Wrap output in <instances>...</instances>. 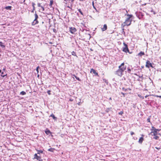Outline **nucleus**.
I'll return each instance as SVG.
<instances>
[{"instance_id":"f257e3e1","label":"nucleus","mask_w":161,"mask_h":161,"mask_svg":"<svg viewBox=\"0 0 161 161\" xmlns=\"http://www.w3.org/2000/svg\"><path fill=\"white\" fill-rule=\"evenodd\" d=\"M151 130V131L150 133V134L152 136H154L153 138L156 140L158 139L159 138L158 135H159L160 136H161V134L159 133L160 130L156 129L153 126H152Z\"/></svg>"},{"instance_id":"f03ea898","label":"nucleus","mask_w":161,"mask_h":161,"mask_svg":"<svg viewBox=\"0 0 161 161\" xmlns=\"http://www.w3.org/2000/svg\"><path fill=\"white\" fill-rule=\"evenodd\" d=\"M127 17L125 21L121 25V26L124 28L125 26H129L130 25L131 23L132 19H130L132 17V15L127 14L126 15Z\"/></svg>"},{"instance_id":"7ed1b4c3","label":"nucleus","mask_w":161,"mask_h":161,"mask_svg":"<svg viewBox=\"0 0 161 161\" xmlns=\"http://www.w3.org/2000/svg\"><path fill=\"white\" fill-rule=\"evenodd\" d=\"M38 18V16L36 14H35V19L34 20V21L32 23V25H34L38 23V21L37 20V19Z\"/></svg>"},{"instance_id":"20e7f679","label":"nucleus","mask_w":161,"mask_h":161,"mask_svg":"<svg viewBox=\"0 0 161 161\" xmlns=\"http://www.w3.org/2000/svg\"><path fill=\"white\" fill-rule=\"evenodd\" d=\"M123 45L124 46V47L123 48V51L125 53L128 52L129 49L128 48L127 45L125 42L123 43Z\"/></svg>"},{"instance_id":"39448f33","label":"nucleus","mask_w":161,"mask_h":161,"mask_svg":"<svg viewBox=\"0 0 161 161\" xmlns=\"http://www.w3.org/2000/svg\"><path fill=\"white\" fill-rule=\"evenodd\" d=\"M126 66L124 65V63H122L120 66H119V69H121L123 71L126 69Z\"/></svg>"},{"instance_id":"423d86ee","label":"nucleus","mask_w":161,"mask_h":161,"mask_svg":"<svg viewBox=\"0 0 161 161\" xmlns=\"http://www.w3.org/2000/svg\"><path fill=\"white\" fill-rule=\"evenodd\" d=\"M123 72V71H122L121 69H119L117 71L116 73L119 76H121Z\"/></svg>"},{"instance_id":"0eeeda50","label":"nucleus","mask_w":161,"mask_h":161,"mask_svg":"<svg viewBox=\"0 0 161 161\" xmlns=\"http://www.w3.org/2000/svg\"><path fill=\"white\" fill-rule=\"evenodd\" d=\"M146 67L148 68H149L150 67H151L152 68L153 67L152 64L149 61H147Z\"/></svg>"},{"instance_id":"6e6552de","label":"nucleus","mask_w":161,"mask_h":161,"mask_svg":"<svg viewBox=\"0 0 161 161\" xmlns=\"http://www.w3.org/2000/svg\"><path fill=\"white\" fill-rule=\"evenodd\" d=\"M69 31L72 34H74L76 31V30L75 27H71L69 28Z\"/></svg>"},{"instance_id":"1a4fd4ad","label":"nucleus","mask_w":161,"mask_h":161,"mask_svg":"<svg viewBox=\"0 0 161 161\" xmlns=\"http://www.w3.org/2000/svg\"><path fill=\"white\" fill-rule=\"evenodd\" d=\"M34 158L35 159H36L37 160L39 161H42L41 158L40 157L38 156L37 154H35L34 155Z\"/></svg>"},{"instance_id":"9d476101","label":"nucleus","mask_w":161,"mask_h":161,"mask_svg":"<svg viewBox=\"0 0 161 161\" xmlns=\"http://www.w3.org/2000/svg\"><path fill=\"white\" fill-rule=\"evenodd\" d=\"M142 137H140L138 141V142L140 144L142 143L144 140V139H143L144 135H142Z\"/></svg>"},{"instance_id":"9b49d317","label":"nucleus","mask_w":161,"mask_h":161,"mask_svg":"<svg viewBox=\"0 0 161 161\" xmlns=\"http://www.w3.org/2000/svg\"><path fill=\"white\" fill-rule=\"evenodd\" d=\"M90 72H91V73L92 72L95 75H97V76H98V73L97 72H96V71L94 69H91Z\"/></svg>"},{"instance_id":"f8f14e48","label":"nucleus","mask_w":161,"mask_h":161,"mask_svg":"<svg viewBox=\"0 0 161 161\" xmlns=\"http://www.w3.org/2000/svg\"><path fill=\"white\" fill-rule=\"evenodd\" d=\"M71 2H70V4H68L67 7L70 8H71L72 7V4H73V2L74 0H71Z\"/></svg>"},{"instance_id":"ddd939ff","label":"nucleus","mask_w":161,"mask_h":161,"mask_svg":"<svg viewBox=\"0 0 161 161\" xmlns=\"http://www.w3.org/2000/svg\"><path fill=\"white\" fill-rule=\"evenodd\" d=\"M107 29V26L105 24L103 25V26L102 28L101 29L103 31H106Z\"/></svg>"},{"instance_id":"4468645a","label":"nucleus","mask_w":161,"mask_h":161,"mask_svg":"<svg viewBox=\"0 0 161 161\" xmlns=\"http://www.w3.org/2000/svg\"><path fill=\"white\" fill-rule=\"evenodd\" d=\"M37 6L39 7H40L41 8H42V11H44V7L42 6H41V3H38L37 4Z\"/></svg>"},{"instance_id":"2eb2a0df","label":"nucleus","mask_w":161,"mask_h":161,"mask_svg":"<svg viewBox=\"0 0 161 161\" xmlns=\"http://www.w3.org/2000/svg\"><path fill=\"white\" fill-rule=\"evenodd\" d=\"M32 6L33 7V10H32V11H31V12H33L34 10H35V4L34 3H32Z\"/></svg>"},{"instance_id":"dca6fc26","label":"nucleus","mask_w":161,"mask_h":161,"mask_svg":"<svg viewBox=\"0 0 161 161\" xmlns=\"http://www.w3.org/2000/svg\"><path fill=\"white\" fill-rule=\"evenodd\" d=\"M144 53L142 52H141L139 53L138 54V55L140 56H142V55H144Z\"/></svg>"},{"instance_id":"f3484780","label":"nucleus","mask_w":161,"mask_h":161,"mask_svg":"<svg viewBox=\"0 0 161 161\" xmlns=\"http://www.w3.org/2000/svg\"><path fill=\"white\" fill-rule=\"evenodd\" d=\"M0 46L2 48H5V46L4 45H3V43L1 42H0Z\"/></svg>"},{"instance_id":"a211bd4d","label":"nucleus","mask_w":161,"mask_h":161,"mask_svg":"<svg viewBox=\"0 0 161 161\" xmlns=\"http://www.w3.org/2000/svg\"><path fill=\"white\" fill-rule=\"evenodd\" d=\"M45 132L47 135H48L51 133V132L49 130H46L45 131Z\"/></svg>"},{"instance_id":"6ab92c4d","label":"nucleus","mask_w":161,"mask_h":161,"mask_svg":"<svg viewBox=\"0 0 161 161\" xmlns=\"http://www.w3.org/2000/svg\"><path fill=\"white\" fill-rule=\"evenodd\" d=\"M11 6H8L6 7L5 8L7 10H11Z\"/></svg>"},{"instance_id":"aec40b11","label":"nucleus","mask_w":161,"mask_h":161,"mask_svg":"<svg viewBox=\"0 0 161 161\" xmlns=\"http://www.w3.org/2000/svg\"><path fill=\"white\" fill-rule=\"evenodd\" d=\"M50 116L52 117L54 119H55V120H56V119H57V118L54 115H53V114H52L51 115H50Z\"/></svg>"},{"instance_id":"412c9836","label":"nucleus","mask_w":161,"mask_h":161,"mask_svg":"<svg viewBox=\"0 0 161 161\" xmlns=\"http://www.w3.org/2000/svg\"><path fill=\"white\" fill-rule=\"evenodd\" d=\"M54 149L53 148H50L48 149V151L50 152H53L54 150Z\"/></svg>"},{"instance_id":"4be33fe9","label":"nucleus","mask_w":161,"mask_h":161,"mask_svg":"<svg viewBox=\"0 0 161 161\" xmlns=\"http://www.w3.org/2000/svg\"><path fill=\"white\" fill-rule=\"evenodd\" d=\"M26 92L24 91H22L20 92V94L21 95H25L26 94Z\"/></svg>"},{"instance_id":"5701e85b","label":"nucleus","mask_w":161,"mask_h":161,"mask_svg":"<svg viewBox=\"0 0 161 161\" xmlns=\"http://www.w3.org/2000/svg\"><path fill=\"white\" fill-rule=\"evenodd\" d=\"M3 74H4V73H3V72H2L1 76L3 77H4L5 76H6V75H7V74L4 75H3Z\"/></svg>"},{"instance_id":"b1692460","label":"nucleus","mask_w":161,"mask_h":161,"mask_svg":"<svg viewBox=\"0 0 161 161\" xmlns=\"http://www.w3.org/2000/svg\"><path fill=\"white\" fill-rule=\"evenodd\" d=\"M37 151V154H40V153H43V151L42 150H38Z\"/></svg>"},{"instance_id":"393cba45","label":"nucleus","mask_w":161,"mask_h":161,"mask_svg":"<svg viewBox=\"0 0 161 161\" xmlns=\"http://www.w3.org/2000/svg\"><path fill=\"white\" fill-rule=\"evenodd\" d=\"M73 76L75 78L79 81H80V80L79 77H77L75 75H74Z\"/></svg>"},{"instance_id":"a878e982","label":"nucleus","mask_w":161,"mask_h":161,"mask_svg":"<svg viewBox=\"0 0 161 161\" xmlns=\"http://www.w3.org/2000/svg\"><path fill=\"white\" fill-rule=\"evenodd\" d=\"M72 54L73 55V56H76V53H75V52H74V51H73L72 52Z\"/></svg>"},{"instance_id":"bb28decb","label":"nucleus","mask_w":161,"mask_h":161,"mask_svg":"<svg viewBox=\"0 0 161 161\" xmlns=\"http://www.w3.org/2000/svg\"><path fill=\"white\" fill-rule=\"evenodd\" d=\"M78 11H79V12L82 14L83 15V13H82L81 9H78Z\"/></svg>"},{"instance_id":"cd10ccee","label":"nucleus","mask_w":161,"mask_h":161,"mask_svg":"<svg viewBox=\"0 0 161 161\" xmlns=\"http://www.w3.org/2000/svg\"><path fill=\"white\" fill-rule=\"evenodd\" d=\"M150 117H148L147 119V121L148 122H150Z\"/></svg>"},{"instance_id":"c85d7f7f","label":"nucleus","mask_w":161,"mask_h":161,"mask_svg":"<svg viewBox=\"0 0 161 161\" xmlns=\"http://www.w3.org/2000/svg\"><path fill=\"white\" fill-rule=\"evenodd\" d=\"M123 114V111H121L119 113V114L121 115H122Z\"/></svg>"},{"instance_id":"c756f323","label":"nucleus","mask_w":161,"mask_h":161,"mask_svg":"<svg viewBox=\"0 0 161 161\" xmlns=\"http://www.w3.org/2000/svg\"><path fill=\"white\" fill-rule=\"evenodd\" d=\"M39 67L38 66L37 67L36 69V70L37 72V73H38L39 72L38 69H39Z\"/></svg>"},{"instance_id":"7c9ffc66","label":"nucleus","mask_w":161,"mask_h":161,"mask_svg":"<svg viewBox=\"0 0 161 161\" xmlns=\"http://www.w3.org/2000/svg\"><path fill=\"white\" fill-rule=\"evenodd\" d=\"M127 70H128V72H129V73H130V72L131 71V69H130L128 68Z\"/></svg>"},{"instance_id":"2f4dec72","label":"nucleus","mask_w":161,"mask_h":161,"mask_svg":"<svg viewBox=\"0 0 161 161\" xmlns=\"http://www.w3.org/2000/svg\"><path fill=\"white\" fill-rule=\"evenodd\" d=\"M47 93L49 94V95H50V90H48L47 91Z\"/></svg>"},{"instance_id":"473e14b6","label":"nucleus","mask_w":161,"mask_h":161,"mask_svg":"<svg viewBox=\"0 0 161 161\" xmlns=\"http://www.w3.org/2000/svg\"><path fill=\"white\" fill-rule=\"evenodd\" d=\"M138 96L139 97H141V98H142V99H143V98H144V97H142V96H141V95H138Z\"/></svg>"},{"instance_id":"72a5a7b5","label":"nucleus","mask_w":161,"mask_h":161,"mask_svg":"<svg viewBox=\"0 0 161 161\" xmlns=\"http://www.w3.org/2000/svg\"><path fill=\"white\" fill-rule=\"evenodd\" d=\"M134 134V132H133L132 131L130 132V134L131 135H132Z\"/></svg>"},{"instance_id":"f704fd0d","label":"nucleus","mask_w":161,"mask_h":161,"mask_svg":"<svg viewBox=\"0 0 161 161\" xmlns=\"http://www.w3.org/2000/svg\"><path fill=\"white\" fill-rule=\"evenodd\" d=\"M53 4V2L52 1H50V5H52Z\"/></svg>"},{"instance_id":"c9c22d12","label":"nucleus","mask_w":161,"mask_h":161,"mask_svg":"<svg viewBox=\"0 0 161 161\" xmlns=\"http://www.w3.org/2000/svg\"><path fill=\"white\" fill-rule=\"evenodd\" d=\"M155 148L157 149L158 150H160V147L158 148L157 147H155Z\"/></svg>"},{"instance_id":"e433bc0d","label":"nucleus","mask_w":161,"mask_h":161,"mask_svg":"<svg viewBox=\"0 0 161 161\" xmlns=\"http://www.w3.org/2000/svg\"><path fill=\"white\" fill-rule=\"evenodd\" d=\"M156 96L157 97H159L161 98V96Z\"/></svg>"},{"instance_id":"4c0bfd02","label":"nucleus","mask_w":161,"mask_h":161,"mask_svg":"<svg viewBox=\"0 0 161 161\" xmlns=\"http://www.w3.org/2000/svg\"><path fill=\"white\" fill-rule=\"evenodd\" d=\"M92 5L93 6H94V2H92Z\"/></svg>"},{"instance_id":"58836bf2","label":"nucleus","mask_w":161,"mask_h":161,"mask_svg":"<svg viewBox=\"0 0 161 161\" xmlns=\"http://www.w3.org/2000/svg\"><path fill=\"white\" fill-rule=\"evenodd\" d=\"M65 2H64V3H66V4H67V2H66V1H65Z\"/></svg>"},{"instance_id":"ea45409f","label":"nucleus","mask_w":161,"mask_h":161,"mask_svg":"<svg viewBox=\"0 0 161 161\" xmlns=\"http://www.w3.org/2000/svg\"><path fill=\"white\" fill-rule=\"evenodd\" d=\"M147 96H145V98H147Z\"/></svg>"},{"instance_id":"a19ab883","label":"nucleus","mask_w":161,"mask_h":161,"mask_svg":"<svg viewBox=\"0 0 161 161\" xmlns=\"http://www.w3.org/2000/svg\"><path fill=\"white\" fill-rule=\"evenodd\" d=\"M93 8H94L95 9V7H94V6H93Z\"/></svg>"},{"instance_id":"79ce46f5","label":"nucleus","mask_w":161,"mask_h":161,"mask_svg":"<svg viewBox=\"0 0 161 161\" xmlns=\"http://www.w3.org/2000/svg\"><path fill=\"white\" fill-rule=\"evenodd\" d=\"M93 8H94L95 9V7H94V6H93Z\"/></svg>"},{"instance_id":"37998d69","label":"nucleus","mask_w":161,"mask_h":161,"mask_svg":"<svg viewBox=\"0 0 161 161\" xmlns=\"http://www.w3.org/2000/svg\"><path fill=\"white\" fill-rule=\"evenodd\" d=\"M5 69H3V70H4V71H5Z\"/></svg>"},{"instance_id":"c03bdc74","label":"nucleus","mask_w":161,"mask_h":161,"mask_svg":"<svg viewBox=\"0 0 161 161\" xmlns=\"http://www.w3.org/2000/svg\"><path fill=\"white\" fill-rule=\"evenodd\" d=\"M109 99L111 100V97H110V98H109Z\"/></svg>"},{"instance_id":"a18cd8bd","label":"nucleus","mask_w":161,"mask_h":161,"mask_svg":"<svg viewBox=\"0 0 161 161\" xmlns=\"http://www.w3.org/2000/svg\"><path fill=\"white\" fill-rule=\"evenodd\" d=\"M153 13H154V14H155V12H153Z\"/></svg>"},{"instance_id":"49530a36","label":"nucleus","mask_w":161,"mask_h":161,"mask_svg":"<svg viewBox=\"0 0 161 161\" xmlns=\"http://www.w3.org/2000/svg\"><path fill=\"white\" fill-rule=\"evenodd\" d=\"M1 72V70H0V73Z\"/></svg>"}]
</instances>
